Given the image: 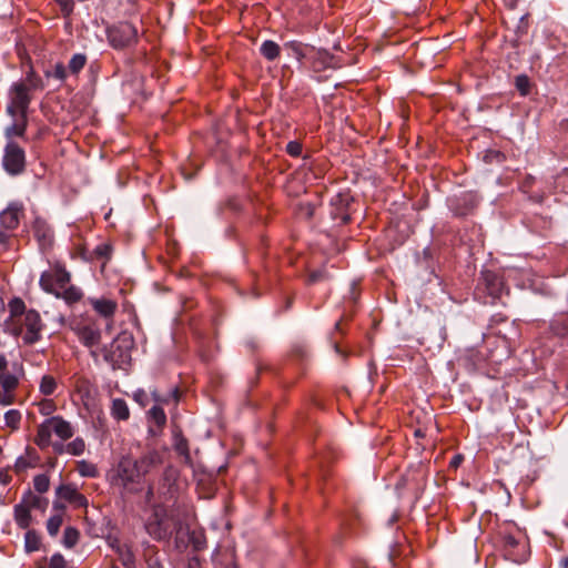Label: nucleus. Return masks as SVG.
I'll return each mask as SVG.
<instances>
[{
  "instance_id": "3c124183",
  "label": "nucleus",
  "mask_w": 568,
  "mask_h": 568,
  "mask_svg": "<svg viewBox=\"0 0 568 568\" xmlns=\"http://www.w3.org/2000/svg\"><path fill=\"white\" fill-rule=\"evenodd\" d=\"M565 567H568V559L564 561Z\"/></svg>"
},
{
  "instance_id": "79ce46f5",
  "label": "nucleus",
  "mask_w": 568,
  "mask_h": 568,
  "mask_svg": "<svg viewBox=\"0 0 568 568\" xmlns=\"http://www.w3.org/2000/svg\"><path fill=\"white\" fill-rule=\"evenodd\" d=\"M71 503H73V504H75L78 506H85L87 505V498L83 495L77 493L74 499Z\"/></svg>"
},
{
  "instance_id": "7c9ffc66",
  "label": "nucleus",
  "mask_w": 568,
  "mask_h": 568,
  "mask_svg": "<svg viewBox=\"0 0 568 568\" xmlns=\"http://www.w3.org/2000/svg\"><path fill=\"white\" fill-rule=\"evenodd\" d=\"M62 525V517L60 515L51 516L47 523L48 532L55 536Z\"/></svg>"
},
{
  "instance_id": "473e14b6",
  "label": "nucleus",
  "mask_w": 568,
  "mask_h": 568,
  "mask_svg": "<svg viewBox=\"0 0 568 568\" xmlns=\"http://www.w3.org/2000/svg\"><path fill=\"white\" fill-rule=\"evenodd\" d=\"M4 419L8 426L16 428L20 423L21 415L18 410L11 409L6 413Z\"/></svg>"
},
{
  "instance_id": "aec40b11",
  "label": "nucleus",
  "mask_w": 568,
  "mask_h": 568,
  "mask_svg": "<svg viewBox=\"0 0 568 568\" xmlns=\"http://www.w3.org/2000/svg\"><path fill=\"white\" fill-rule=\"evenodd\" d=\"M40 547V537L34 530H28L24 537V548L27 552L37 551Z\"/></svg>"
},
{
  "instance_id": "9b49d317",
  "label": "nucleus",
  "mask_w": 568,
  "mask_h": 568,
  "mask_svg": "<svg viewBox=\"0 0 568 568\" xmlns=\"http://www.w3.org/2000/svg\"><path fill=\"white\" fill-rule=\"evenodd\" d=\"M23 376V368L19 364H12L11 368H6L0 373V386L4 390H11L19 386V381Z\"/></svg>"
},
{
  "instance_id": "4c0bfd02",
  "label": "nucleus",
  "mask_w": 568,
  "mask_h": 568,
  "mask_svg": "<svg viewBox=\"0 0 568 568\" xmlns=\"http://www.w3.org/2000/svg\"><path fill=\"white\" fill-rule=\"evenodd\" d=\"M325 277H326V275H325L324 271H315V272L310 274L308 283H315V282H318V281H321V280H323Z\"/></svg>"
},
{
  "instance_id": "58836bf2",
  "label": "nucleus",
  "mask_w": 568,
  "mask_h": 568,
  "mask_svg": "<svg viewBox=\"0 0 568 568\" xmlns=\"http://www.w3.org/2000/svg\"><path fill=\"white\" fill-rule=\"evenodd\" d=\"M518 545V541L513 536L505 537V547L507 550L514 549ZM510 555V551H508Z\"/></svg>"
},
{
  "instance_id": "09e8293b",
  "label": "nucleus",
  "mask_w": 568,
  "mask_h": 568,
  "mask_svg": "<svg viewBox=\"0 0 568 568\" xmlns=\"http://www.w3.org/2000/svg\"><path fill=\"white\" fill-rule=\"evenodd\" d=\"M179 394H180V393H178V392L172 393V395H173V397H174V400H179Z\"/></svg>"
},
{
  "instance_id": "a211bd4d",
  "label": "nucleus",
  "mask_w": 568,
  "mask_h": 568,
  "mask_svg": "<svg viewBox=\"0 0 568 568\" xmlns=\"http://www.w3.org/2000/svg\"><path fill=\"white\" fill-rule=\"evenodd\" d=\"M14 518L21 528H27L31 520L30 509L24 505H17L14 507Z\"/></svg>"
},
{
  "instance_id": "603ef678",
  "label": "nucleus",
  "mask_w": 568,
  "mask_h": 568,
  "mask_svg": "<svg viewBox=\"0 0 568 568\" xmlns=\"http://www.w3.org/2000/svg\"><path fill=\"white\" fill-rule=\"evenodd\" d=\"M312 214H313V212H312V210H310V211H308V213H307V215H308V216H312Z\"/></svg>"
},
{
  "instance_id": "c03bdc74",
  "label": "nucleus",
  "mask_w": 568,
  "mask_h": 568,
  "mask_svg": "<svg viewBox=\"0 0 568 568\" xmlns=\"http://www.w3.org/2000/svg\"><path fill=\"white\" fill-rule=\"evenodd\" d=\"M9 241V234L0 230V244L6 246Z\"/></svg>"
},
{
  "instance_id": "5701e85b",
  "label": "nucleus",
  "mask_w": 568,
  "mask_h": 568,
  "mask_svg": "<svg viewBox=\"0 0 568 568\" xmlns=\"http://www.w3.org/2000/svg\"><path fill=\"white\" fill-rule=\"evenodd\" d=\"M60 297H63L68 303H75L82 297V292L75 286H65L61 290Z\"/></svg>"
},
{
  "instance_id": "37998d69",
  "label": "nucleus",
  "mask_w": 568,
  "mask_h": 568,
  "mask_svg": "<svg viewBox=\"0 0 568 568\" xmlns=\"http://www.w3.org/2000/svg\"><path fill=\"white\" fill-rule=\"evenodd\" d=\"M463 459L464 457L462 455H455L449 463L450 467L457 468L462 464Z\"/></svg>"
},
{
  "instance_id": "c9c22d12",
  "label": "nucleus",
  "mask_w": 568,
  "mask_h": 568,
  "mask_svg": "<svg viewBox=\"0 0 568 568\" xmlns=\"http://www.w3.org/2000/svg\"><path fill=\"white\" fill-rule=\"evenodd\" d=\"M286 151L293 156H298L302 152V145L296 141H291L286 145Z\"/></svg>"
},
{
  "instance_id": "c85d7f7f",
  "label": "nucleus",
  "mask_w": 568,
  "mask_h": 568,
  "mask_svg": "<svg viewBox=\"0 0 568 568\" xmlns=\"http://www.w3.org/2000/svg\"><path fill=\"white\" fill-rule=\"evenodd\" d=\"M77 493H78V490L70 485H61L57 490V494L59 495V497H61L68 501H72L74 499Z\"/></svg>"
},
{
  "instance_id": "8fccbe9b",
  "label": "nucleus",
  "mask_w": 568,
  "mask_h": 568,
  "mask_svg": "<svg viewBox=\"0 0 568 568\" xmlns=\"http://www.w3.org/2000/svg\"><path fill=\"white\" fill-rule=\"evenodd\" d=\"M290 47H291V48H292L296 53H298V49H297V47H296L295 44H291Z\"/></svg>"
},
{
  "instance_id": "20e7f679",
  "label": "nucleus",
  "mask_w": 568,
  "mask_h": 568,
  "mask_svg": "<svg viewBox=\"0 0 568 568\" xmlns=\"http://www.w3.org/2000/svg\"><path fill=\"white\" fill-rule=\"evenodd\" d=\"M138 30L132 23L121 22L108 30V38L111 45L115 49H122L136 41Z\"/></svg>"
},
{
  "instance_id": "5fc2aeb1",
  "label": "nucleus",
  "mask_w": 568,
  "mask_h": 568,
  "mask_svg": "<svg viewBox=\"0 0 568 568\" xmlns=\"http://www.w3.org/2000/svg\"><path fill=\"white\" fill-rule=\"evenodd\" d=\"M111 568H119V567H116V566H112Z\"/></svg>"
},
{
  "instance_id": "2f4dec72",
  "label": "nucleus",
  "mask_w": 568,
  "mask_h": 568,
  "mask_svg": "<svg viewBox=\"0 0 568 568\" xmlns=\"http://www.w3.org/2000/svg\"><path fill=\"white\" fill-rule=\"evenodd\" d=\"M24 307V303L20 298H13L9 303V310L12 317L23 314Z\"/></svg>"
},
{
  "instance_id": "c756f323",
  "label": "nucleus",
  "mask_w": 568,
  "mask_h": 568,
  "mask_svg": "<svg viewBox=\"0 0 568 568\" xmlns=\"http://www.w3.org/2000/svg\"><path fill=\"white\" fill-rule=\"evenodd\" d=\"M515 85L521 95H527L529 93L530 81L527 75H518L515 80Z\"/></svg>"
},
{
  "instance_id": "a878e982",
  "label": "nucleus",
  "mask_w": 568,
  "mask_h": 568,
  "mask_svg": "<svg viewBox=\"0 0 568 568\" xmlns=\"http://www.w3.org/2000/svg\"><path fill=\"white\" fill-rule=\"evenodd\" d=\"M77 469L79 474L83 477H95L98 474L97 467L87 460H81L78 463Z\"/></svg>"
},
{
  "instance_id": "cd10ccee",
  "label": "nucleus",
  "mask_w": 568,
  "mask_h": 568,
  "mask_svg": "<svg viewBox=\"0 0 568 568\" xmlns=\"http://www.w3.org/2000/svg\"><path fill=\"white\" fill-rule=\"evenodd\" d=\"M34 489L39 493H45L49 489L50 480L44 474L37 475L33 479Z\"/></svg>"
},
{
  "instance_id": "f03ea898",
  "label": "nucleus",
  "mask_w": 568,
  "mask_h": 568,
  "mask_svg": "<svg viewBox=\"0 0 568 568\" xmlns=\"http://www.w3.org/2000/svg\"><path fill=\"white\" fill-rule=\"evenodd\" d=\"M70 282V274L62 267H54L51 271L43 272L40 277V286L48 293L60 297L63 290Z\"/></svg>"
},
{
  "instance_id": "f3484780",
  "label": "nucleus",
  "mask_w": 568,
  "mask_h": 568,
  "mask_svg": "<svg viewBox=\"0 0 568 568\" xmlns=\"http://www.w3.org/2000/svg\"><path fill=\"white\" fill-rule=\"evenodd\" d=\"M260 50L262 55L270 61L275 60L281 51L280 45L272 40L264 41Z\"/></svg>"
},
{
  "instance_id": "b1692460",
  "label": "nucleus",
  "mask_w": 568,
  "mask_h": 568,
  "mask_svg": "<svg viewBox=\"0 0 568 568\" xmlns=\"http://www.w3.org/2000/svg\"><path fill=\"white\" fill-rule=\"evenodd\" d=\"M79 530L73 527H67L63 534V545L67 548H72L79 540Z\"/></svg>"
},
{
  "instance_id": "39448f33",
  "label": "nucleus",
  "mask_w": 568,
  "mask_h": 568,
  "mask_svg": "<svg viewBox=\"0 0 568 568\" xmlns=\"http://www.w3.org/2000/svg\"><path fill=\"white\" fill-rule=\"evenodd\" d=\"M162 509L156 508L145 529L154 539L161 540L169 537L176 528V523L162 515Z\"/></svg>"
},
{
  "instance_id": "bb28decb",
  "label": "nucleus",
  "mask_w": 568,
  "mask_h": 568,
  "mask_svg": "<svg viewBox=\"0 0 568 568\" xmlns=\"http://www.w3.org/2000/svg\"><path fill=\"white\" fill-rule=\"evenodd\" d=\"M174 448L186 462H190L187 440L183 436H175Z\"/></svg>"
},
{
  "instance_id": "f704fd0d",
  "label": "nucleus",
  "mask_w": 568,
  "mask_h": 568,
  "mask_svg": "<svg viewBox=\"0 0 568 568\" xmlns=\"http://www.w3.org/2000/svg\"><path fill=\"white\" fill-rule=\"evenodd\" d=\"M67 561L61 554H54L50 558L49 568H65Z\"/></svg>"
},
{
  "instance_id": "72a5a7b5",
  "label": "nucleus",
  "mask_w": 568,
  "mask_h": 568,
  "mask_svg": "<svg viewBox=\"0 0 568 568\" xmlns=\"http://www.w3.org/2000/svg\"><path fill=\"white\" fill-rule=\"evenodd\" d=\"M58 387L57 379L51 375H44L41 379L40 390H53Z\"/></svg>"
},
{
  "instance_id": "0eeeda50",
  "label": "nucleus",
  "mask_w": 568,
  "mask_h": 568,
  "mask_svg": "<svg viewBox=\"0 0 568 568\" xmlns=\"http://www.w3.org/2000/svg\"><path fill=\"white\" fill-rule=\"evenodd\" d=\"M116 476L118 480H120L121 485L125 488L131 484L138 483L141 478L136 464L131 458H123L119 463Z\"/></svg>"
},
{
  "instance_id": "e433bc0d",
  "label": "nucleus",
  "mask_w": 568,
  "mask_h": 568,
  "mask_svg": "<svg viewBox=\"0 0 568 568\" xmlns=\"http://www.w3.org/2000/svg\"><path fill=\"white\" fill-rule=\"evenodd\" d=\"M57 2L61 7V11L65 17L70 16L73 11V2L72 0H57Z\"/></svg>"
},
{
  "instance_id": "9d476101",
  "label": "nucleus",
  "mask_w": 568,
  "mask_h": 568,
  "mask_svg": "<svg viewBox=\"0 0 568 568\" xmlns=\"http://www.w3.org/2000/svg\"><path fill=\"white\" fill-rule=\"evenodd\" d=\"M23 215V206L19 203H11L0 213L1 225L7 230H14Z\"/></svg>"
},
{
  "instance_id": "393cba45",
  "label": "nucleus",
  "mask_w": 568,
  "mask_h": 568,
  "mask_svg": "<svg viewBox=\"0 0 568 568\" xmlns=\"http://www.w3.org/2000/svg\"><path fill=\"white\" fill-rule=\"evenodd\" d=\"M47 78H54L59 81H64L67 78V68L63 63H55L51 69L45 71Z\"/></svg>"
},
{
  "instance_id": "de8ad7c7",
  "label": "nucleus",
  "mask_w": 568,
  "mask_h": 568,
  "mask_svg": "<svg viewBox=\"0 0 568 568\" xmlns=\"http://www.w3.org/2000/svg\"><path fill=\"white\" fill-rule=\"evenodd\" d=\"M414 434H415L416 437H423L424 436V433L422 432V429H416L414 432Z\"/></svg>"
},
{
  "instance_id": "ddd939ff",
  "label": "nucleus",
  "mask_w": 568,
  "mask_h": 568,
  "mask_svg": "<svg viewBox=\"0 0 568 568\" xmlns=\"http://www.w3.org/2000/svg\"><path fill=\"white\" fill-rule=\"evenodd\" d=\"M74 332L80 341L88 347L98 345L100 342V331L87 324H79L74 327Z\"/></svg>"
},
{
  "instance_id": "6e6552de",
  "label": "nucleus",
  "mask_w": 568,
  "mask_h": 568,
  "mask_svg": "<svg viewBox=\"0 0 568 568\" xmlns=\"http://www.w3.org/2000/svg\"><path fill=\"white\" fill-rule=\"evenodd\" d=\"M23 325L27 329L23 339L27 344H33L40 339L42 323L38 312L30 310L24 313Z\"/></svg>"
},
{
  "instance_id": "f8f14e48",
  "label": "nucleus",
  "mask_w": 568,
  "mask_h": 568,
  "mask_svg": "<svg viewBox=\"0 0 568 568\" xmlns=\"http://www.w3.org/2000/svg\"><path fill=\"white\" fill-rule=\"evenodd\" d=\"M85 442L81 437L74 438L69 444H63L62 442H54L52 444V448L57 454H70L73 456H81L85 450Z\"/></svg>"
},
{
  "instance_id": "4be33fe9",
  "label": "nucleus",
  "mask_w": 568,
  "mask_h": 568,
  "mask_svg": "<svg viewBox=\"0 0 568 568\" xmlns=\"http://www.w3.org/2000/svg\"><path fill=\"white\" fill-rule=\"evenodd\" d=\"M116 551L119 554L120 560L126 568H132L134 565V555L131 551L130 547L126 545L118 546Z\"/></svg>"
},
{
  "instance_id": "dca6fc26",
  "label": "nucleus",
  "mask_w": 568,
  "mask_h": 568,
  "mask_svg": "<svg viewBox=\"0 0 568 568\" xmlns=\"http://www.w3.org/2000/svg\"><path fill=\"white\" fill-rule=\"evenodd\" d=\"M16 122L6 129V136H23L27 130V116L24 115H14Z\"/></svg>"
},
{
  "instance_id": "49530a36",
  "label": "nucleus",
  "mask_w": 568,
  "mask_h": 568,
  "mask_svg": "<svg viewBox=\"0 0 568 568\" xmlns=\"http://www.w3.org/2000/svg\"><path fill=\"white\" fill-rule=\"evenodd\" d=\"M145 395H146V393H142V392L134 393V396H135L136 400H140Z\"/></svg>"
},
{
  "instance_id": "412c9836",
  "label": "nucleus",
  "mask_w": 568,
  "mask_h": 568,
  "mask_svg": "<svg viewBox=\"0 0 568 568\" xmlns=\"http://www.w3.org/2000/svg\"><path fill=\"white\" fill-rule=\"evenodd\" d=\"M87 57L82 53L74 54L68 64V70L72 74H78L85 65Z\"/></svg>"
},
{
  "instance_id": "864d4df0",
  "label": "nucleus",
  "mask_w": 568,
  "mask_h": 568,
  "mask_svg": "<svg viewBox=\"0 0 568 568\" xmlns=\"http://www.w3.org/2000/svg\"><path fill=\"white\" fill-rule=\"evenodd\" d=\"M121 341H122V338H121V337H119V338H116V339H115V343H119V342H121Z\"/></svg>"
},
{
  "instance_id": "423d86ee",
  "label": "nucleus",
  "mask_w": 568,
  "mask_h": 568,
  "mask_svg": "<svg viewBox=\"0 0 568 568\" xmlns=\"http://www.w3.org/2000/svg\"><path fill=\"white\" fill-rule=\"evenodd\" d=\"M29 103V88L24 83H16L11 90V102L8 106V112L11 115L27 116Z\"/></svg>"
},
{
  "instance_id": "ea45409f",
  "label": "nucleus",
  "mask_w": 568,
  "mask_h": 568,
  "mask_svg": "<svg viewBox=\"0 0 568 568\" xmlns=\"http://www.w3.org/2000/svg\"><path fill=\"white\" fill-rule=\"evenodd\" d=\"M176 477V473L173 469H168L164 474V480L169 483V488L171 487V481H174Z\"/></svg>"
},
{
  "instance_id": "f257e3e1",
  "label": "nucleus",
  "mask_w": 568,
  "mask_h": 568,
  "mask_svg": "<svg viewBox=\"0 0 568 568\" xmlns=\"http://www.w3.org/2000/svg\"><path fill=\"white\" fill-rule=\"evenodd\" d=\"M52 434H54L60 439V442L63 443L73 437L74 428L70 422L63 419L60 416L50 417L39 425L34 439L36 444L40 448H47L50 445L52 446L54 443L51 442Z\"/></svg>"
},
{
  "instance_id": "a19ab883",
  "label": "nucleus",
  "mask_w": 568,
  "mask_h": 568,
  "mask_svg": "<svg viewBox=\"0 0 568 568\" xmlns=\"http://www.w3.org/2000/svg\"><path fill=\"white\" fill-rule=\"evenodd\" d=\"M0 402L3 406L11 404L12 393H0Z\"/></svg>"
},
{
  "instance_id": "a18cd8bd",
  "label": "nucleus",
  "mask_w": 568,
  "mask_h": 568,
  "mask_svg": "<svg viewBox=\"0 0 568 568\" xmlns=\"http://www.w3.org/2000/svg\"><path fill=\"white\" fill-rule=\"evenodd\" d=\"M6 368H8V361L3 355L0 354V373L6 371Z\"/></svg>"
},
{
  "instance_id": "4468645a",
  "label": "nucleus",
  "mask_w": 568,
  "mask_h": 568,
  "mask_svg": "<svg viewBox=\"0 0 568 568\" xmlns=\"http://www.w3.org/2000/svg\"><path fill=\"white\" fill-rule=\"evenodd\" d=\"M90 304L99 315L106 320H111L118 308L116 302L108 298H91Z\"/></svg>"
},
{
  "instance_id": "6ab92c4d",
  "label": "nucleus",
  "mask_w": 568,
  "mask_h": 568,
  "mask_svg": "<svg viewBox=\"0 0 568 568\" xmlns=\"http://www.w3.org/2000/svg\"><path fill=\"white\" fill-rule=\"evenodd\" d=\"M112 415L121 420H125L130 416L126 403L123 399H114L112 404Z\"/></svg>"
},
{
  "instance_id": "2eb2a0df",
  "label": "nucleus",
  "mask_w": 568,
  "mask_h": 568,
  "mask_svg": "<svg viewBox=\"0 0 568 568\" xmlns=\"http://www.w3.org/2000/svg\"><path fill=\"white\" fill-rule=\"evenodd\" d=\"M133 462L136 464V468L142 477L160 463V455L156 452H150L143 455L140 459Z\"/></svg>"
},
{
  "instance_id": "1a4fd4ad",
  "label": "nucleus",
  "mask_w": 568,
  "mask_h": 568,
  "mask_svg": "<svg viewBox=\"0 0 568 568\" xmlns=\"http://www.w3.org/2000/svg\"><path fill=\"white\" fill-rule=\"evenodd\" d=\"M160 400L159 397H155L156 403L148 412L149 433L153 436L159 435L166 424V415L159 404Z\"/></svg>"
},
{
  "instance_id": "7ed1b4c3",
  "label": "nucleus",
  "mask_w": 568,
  "mask_h": 568,
  "mask_svg": "<svg viewBox=\"0 0 568 568\" xmlns=\"http://www.w3.org/2000/svg\"><path fill=\"white\" fill-rule=\"evenodd\" d=\"M4 170L11 175H18L24 171L26 154L24 150L16 142H8L4 148L2 159Z\"/></svg>"
}]
</instances>
